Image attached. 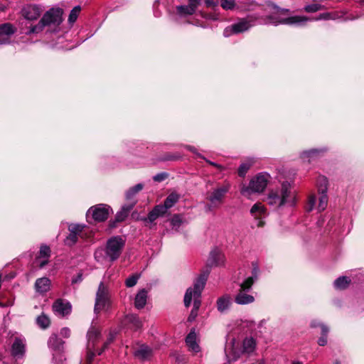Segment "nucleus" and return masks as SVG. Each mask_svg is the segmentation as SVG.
Segmentation results:
<instances>
[{
  "label": "nucleus",
  "instance_id": "1",
  "mask_svg": "<svg viewBox=\"0 0 364 364\" xmlns=\"http://www.w3.org/2000/svg\"><path fill=\"white\" fill-rule=\"evenodd\" d=\"M124 245L125 240L121 236H113L107 240L105 248L97 249L95 252V258L100 262H113L120 257Z\"/></svg>",
  "mask_w": 364,
  "mask_h": 364
},
{
  "label": "nucleus",
  "instance_id": "2",
  "mask_svg": "<svg viewBox=\"0 0 364 364\" xmlns=\"http://www.w3.org/2000/svg\"><path fill=\"white\" fill-rule=\"evenodd\" d=\"M63 10L60 8H51L47 11L38 24L31 26L28 33H38L45 27H48L50 32H57L63 22Z\"/></svg>",
  "mask_w": 364,
  "mask_h": 364
},
{
  "label": "nucleus",
  "instance_id": "3",
  "mask_svg": "<svg viewBox=\"0 0 364 364\" xmlns=\"http://www.w3.org/2000/svg\"><path fill=\"white\" fill-rule=\"evenodd\" d=\"M290 189V183L287 181L283 182L280 190L272 191L269 193L268 204L275 207H282L286 204L294 206L296 203V196Z\"/></svg>",
  "mask_w": 364,
  "mask_h": 364
},
{
  "label": "nucleus",
  "instance_id": "4",
  "mask_svg": "<svg viewBox=\"0 0 364 364\" xmlns=\"http://www.w3.org/2000/svg\"><path fill=\"white\" fill-rule=\"evenodd\" d=\"M341 16L337 12H326L321 14L318 17L315 18H309L303 16H294L287 18H282L272 15L269 16V19L272 23L277 24H287V25H304L309 21H319V20H336L339 18Z\"/></svg>",
  "mask_w": 364,
  "mask_h": 364
},
{
  "label": "nucleus",
  "instance_id": "5",
  "mask_svg": "<svg viewBox=\"0 0 364 364\" xmlns=\"http://www.w3.org/2000/svg\"><path fill=\"white\" fill-rule=\"evenodd\" d=\"M257 268L253 269L252 276L248 277L239 284V289L235 296V302L239 305H247L255 301V296L250 294L252 287L257 279Z\"/></svg>",
  "mask_w": 364,
  "mask_h": 364
},
{
  "label": "nucleus",
  "instance_id": "6",
  "mask_svg": "<svg viewBox=\"0 0 364 364\" xmlns=\"http://www.w3.org/2000/svg\"><path fill=\"white\" fill-rule=\"evenodd\" d=\"M270 176L267 173H260L253 177L247 186H243L240 190L241 194L250 198L253 193H262L266 188Z\"/></svg>",
  "mask_w": 364,
  "mask_h": 364
},
{
  "label": "nucleus",
  "instance_id": "7",
  "mask_svg": "<svg viewBox=\"0 0 364 364\" xmlns=\"http://www.w3.org/2000/svg\"><path fill=\"white\" fill-rule=\"evenodd\" d=\"M208 274V272L200 274L194 282L193 288L190 287L186 290L184 296V305L186 307H188L191 305L193 294H196L198 296H201V293L205 287Z\"/></svg>",
  "mask_w": 364,
  "mask_h": 364
},
{
  "label": "nucleus",
  "instance_id": "8",
  "mask_svg": "<svg viewBox=\"0 0 364 364\" xmlns=\"http://www.w3.org/2000/svg\"><path fill=\"white\" fill-rule=\"evenodd\" d=\"M230 188L229 183H225L221 186L214 188L210 193H208L207 199L210 202V205H207L208 210H210L211 208L220 207L224 200L225 196Z\"/></svg>",
  "mask_w": 364,
  "mask_h": 364
},
{
  "label": "nucleus",
  "instance_id": "9",
  "mask_svg": "<svg viewBox=\"0 0 364 364\" xmlns=\"http://www.w3.org/2000/svg\"><path fill=\"white\" fill-rule=\"evenodd\" d=\"M112 212V210L109 205L100 203L90 208L86 216L88 221L91 217L95 222L100 223L106 220Z\"/></svg>",
  "mask_w": 364,
  "mask_h": 364
},
{
  "label": "nucleus",
  "instance_id": "10",
  "mask_svg": "<svg viewBox=\"0 0 364 364\" xmlns=\"http://www.w3.org/2000/svg\"><path fill=\"white\" fill-rule=\"evenodd\" d=\"M109 306L108 291L103 282H100L96 294L95 312L106 309Z\"/></svg>",
  "mask_w": 364,
  "mask_h": 364
},
{
  "label": "nucleus",
  "instance_id": "11",
  "mask_svg": "<svg viewBox=\"0 0 364 364\" xmlns=\"http://www.w3.org/2000/svg\"><path fill=\"white\" fill-rule=\"evenodd\" d=\"M252 26L250 22L247 19H242L239 22L225 28L223 35L228 37L232 34H237L246 31Z\"/></svg>",
  "mask_w": 364,
  "mask_h": 364
},
{
  "label": "nucleus",
  "instance_id": "12",
  "mask_svg": "<svg viewBox=\"0 0 364 364\" xmlns=\"http://www.w3.org/2000/svg\"><path fill=\"white\" fill-rule=\"evenodd\" d=\"M136 203V200H132L131 203L124 205L122 207V209L117 213L114 220L109 221V228H114L117 227V223L123 222L127 218L129 213L134 208Z\"/></svg>",
  "mask_w": 364,
  "mask_h": 364
},
{
  "label": "nucleus",
  "instance_id": "13",
  "mask_svg": "<svg viewBox=\"0 0 364 364\" xmlns=\"http://www.w3.org/2000/svg\"><path fill=\"white\" fill-rule=\"evenodd\" d=\"M100 336V330L95 327L91 326L87 332V348H89V352L87 353V357L90 363L91 362V360L94 358L95 355V353L92 350V348L95 347V342L98 340V338Z\"/></svg>",
  "mask_w": 364,
  "mask_h": 364
},
{
  "label": "nucleus",
  "instance_id": "14",
  "mask_svg": "<svg viewBox=\"0 0 364 364\" xmlns=\"http://www.w3.org/2000/svg\"><path fill=\"white\" fill-rule=\"evenodd\" d=\"M11 352L14 358H22L26 353V339L16 337L11 346Z\"/></svg>",
  "mask_w": 364,
  "mask_h": 364
},
{
  "label": "nucleus",
  "instance_id": "15",
  "mask_svg": "<svg viewBox=\"0 0 364 364\" xmlns=\"http://www.w3.org/2000/svg\"><path fill=\"white\" fill-rule=\"evenodd\" d=\"M153 355V348L144 343L139 344L134 350V355L139 360L143 361L150 360Z\"/></svg>",
  "mask_w": 364,
  "mask_h": 364
},
{
  "label": "nucleus",
  "instance_id": "16",
  "mask_svg": "<svg viewBox=\"0 0 364 364\" xmlns=\"http://www.w3.org/2000/svg\"><path fill=\"white\" fill-rule=\"evenodd\" d=\"M207 263L210 267L223 265L225 263V255L220 250L215 247L210 251Z\"/></svg>",
  "mask_w": 364,
  "mask_h": 364
},
{
  "label": "nucleus",
  "instance_id": "17",
  "mask_svg": "<svg viewBox=\"0 0 364 364\" xmlns=\"http://www.w3.org/2000/svg\"><path fill=\"white\" fill-rule=\"evenodd\" d=\"M42 12L41 7L38 5H27L22 9V15L25 18L33 21L37 19Z\"/></svg>",
  "mask_w": 364,
  "mask_h": 364
},
{
  "label": "nucleus",
  "instance_id": "18",
  "mask_svg": "<svg viewBox=\"0 0 364 364\" xmlns=\"http://www.w3.org/2000/svg\"><path fill=\"white\" fill-rule=\"evenodd\" d=\"M53 310L59 315L65 316L70 313L71 305L69 302H64L62 299H58L53 304Z\"/></svg>",
  "mask_w": 364,
  "mask_h": 364
},
{
  "label": "nucleus",
  "instance_id": "19",
  "mask_svg": "<svg viewBox=\"0 0 364 364\" xmlns=\"http://www.w3.org/2000/svg\"><path fill=\"white\" fill-rule=\"evenodd\" d=\"M50 256V249L47 245H41L39 251L36 262H38V267L43 268L48 262V259Z\"/></svg>",
  "mask_w": 364,
  "mask_h": 364
},
{
  "label": "nucleus",
  "instance_id": "20",
  "mask_svg": "<svg viewBox=\"0 0 364 364\" xmlns=\"http://www.w3.org/2000/svg\"><path fill=\"white\" fill-rule=\"evenodd\" d=\"M166 208H162L161 205H156L151 211H150L146 218H144L141 220L145 223H152L159 217L163 216L166 213Z\"/></svg>",
  "mask_w": 364,
  "mask_h": 364
},
{
  "label": "nucleus",
  "instance_id": "21",
  "mask_svg": "<svg viewBox=\"0 0 364 364\" xmlns=\"http://www.w3.org/2000/svg\"><path fill=\"white\" fill-rule=\"evenodd\" d=\"M321 180L324 183V188H319V193H321V196L319 197L318 209L319 211H323L326 208L328 203V196L326 194L328 180L326 177L321 178Z\"/></svg>",
  "mask_w": 364,
  "mask_h": 364
},
{
  "label": "nucleus",
  "instance_id": "22",
  "mask_svg": "<svg viewBox=\"0 0 364 364\" xmlns=\"http://www.w3.org/2000/svg\"><path fill=\"white\" fill-rule=\"evenodd\" d=\"M186 343L190 350L198 353L200 348L197 343V336L195 329H192L186 338Z\"/></svg>",
  "mask_w": 364,
  "mask_h": 364
},
{
  "label": "nucleus",
  "instance_id": "23",
  "mask_svg": "<svg viewBox=\"0 0 364 364\" xmlns=\"http://www.w3.org/2000/svg\"><path fill=\"white\" fill-rule=\"evenodd\" d=\"M147 298L148 291L145 289L139 290L134 299V306L137 309H143L146 304Z\"/></svg>",
  "mask_w": 364,
  "mask_h": 364
},
{
  "label": "nucleus",
  "instance_id": "24",
  "mask_svg": "<svg viewBox=\"0 0 364 364\" xmlns=\"http://www.w3.org/2000/svg\"><path fill=\"white\" fill-rule=\"evenodd\" d=\"M50 287V280L47 277L38 279L35 282V288L39 294H45Z\"/></svg>",
  "mask_w": 364,
  "mask_h": 364
},
{
  "label": "nucleus",
  "instance_id": "25",
  "mask_svg": "<svg viewBox=\"0 0 364 364\" xmlns=\"http://www.w3.org/2000/svg\"><path fill=\"white\" fill-rule=\"evenodd\" d=\"M232 304V298L229 294H225L217 300V309L220 313L227 311Z\"/></svg>",
  "mask_w": 364,
  "mask_h": 364
},
{
  "label": "nucleus",
  "instance_id": "26",
  "mask_svg": "<svg viewBox=\"0 0 364 364\" xmlns=\"http://www.w3.org/2000/svg\"><path fill=\"white\" fill-rule=\"evenodd\" d=\"M126 321L130 327L136 331L142 327V322L138 316L134 314H129L126 316Z\"/></svg>",
  "mask_w": 364,
  "mask_h": 364
},
{
  "label": "nucleus",
  "instance_id": "27",
  "mask_svg": "<svg viewBox=\"0 0 364 364\" xmlns=\"http://www.w3.org/2000/svg\"><path fill=\"white\" fill-rule=\"evenodd\" d=\"M179 198L180 196L177 193L173 192L170 193L165 199L164 205H161L162 208H166V212H167L168 209L173 207L178 201Z\"/></svg>",
  "mask_w": 364,
  "mask_h": 364
},
{
  "label": "nucleus",
  "instance_id": "28",
  "mask_svg": "<svg viewBox=\"0 0 364 364\" xmlns=\"http://www.w3.org/2000/svg\"><path fill=\"white\" fill-rule=\"evenodd\" d=\"M63 344V341L56 334L51 335L48 341V347L53 350H60Z\"/></svg>",
  "mask_w": 364,
  "mask_h": 364
},
{
  "label": "nucleus",
  "instance_id": "29",
  "mask_svg": "<svg viewBox=\"0 0 364 364\" xmlns=\"http://www.w3.org/2000/svg\"><path fill=\"white\" fill-rule=\"evenodd\" d=\"M143 188V185L141 183H138L132 188H129L126 193V199L128 201L127 203H131L134 200L135 195L141 191Z\"/></svg>",
  "mask_w": 364,
  "mask_h": 364
},
{
  "label": "nucleus",
  "instance_id": "30",
  "mask_svg": "<svg viewBox=\"0 0 364 364\" xmlns=\"http://www.w3.org/2000/svg\"><path fill=\"white\" fill-rule=\"evenodd\" d=\"M266 209L260 203H255L250 209V213L255 218L265 214Z\"/></svg>",
  "mask_w": 364,
  "mask_h": 364
},
{
  "label": "nucleus",
  "instance_id": "31",
  "mask_svg": "<svg viewBox=\"0 0 364 364\" xmlns=\"http://www.w3.org/2000/svg\"><path fill=\"white\" fill-rule=\"evenodd\" d=\"M16 28L11 23H5L0 25V36H9L16 32Z\"/></svg>",
  "mask_w": 364,
  "mask_h": 364
},
{
  "label": "nucleus",
  "instance_id": "32",
  "mask_svg": "<svg viewBox=\"0 0 364 364\" xmlns=\"http://www.w3.org/2000/svg\"><path fill=\"white\" fill-rule=\"evenodd\" d=\"M36 323L40 328L46 329L49 327L50 321L47 315H46L44 313H42L36 318Z\"/></svg>",
  "mask_w": 364,
  "mask_h": 364
},
{
  "label": "nucleus",
  "instance_id": "33",
  "mask_svg": "<svg viewBox=\"0 0 364 364\" xmlns=\"http://www.w3.org/2000/svg\"><path fill=\"white\" fill-rule=\"evenodd\" d=\"M350 282V280L348 277H340L334 281L333 284L336 289H344L348 286Z\"/></svg>",
  "mask_w": 364,
  "mask_h": 364
},
{
  "label": "nucleus",
  "instance_id": "34",
  "mask_svg": "<svg viewBox=\"0 0 364 364\" xmlns=\"http://www.w3.org/2000/svg\"><path fill=\"white\" fill-rule=\"evenodd\" d=\"M255 341L252 338H246L243 341V350L246 353H252L255 348Z\"/></svg>",
  "mask_w": 364,
  "mask_h": 364
},
{
  "label": "nucleus",
  "instance_id": "35",
  "mask_svg": "<svg viewBox=\"0 0 364 364\" xmlns=\"http://www.w3.org/2000/svg\"><path fill=\"white\" fill-rule=\"evenodd\" d=\"M321 328V336L318 340V344L321 346H324L327 344V335L328 333L329 329L328 328L323 325H319Z\"/></svg>",
  "mask_w": 364,
  "mask_h": 364
},
{
  "label": "nucleus",
  "instance_id": "36",
  "mask_svg": "<svg viewBox=\"0 0 364 364\" xmlns=\"http://www.w3.org/2000/svg\"><path fill=\"white\" fill-rule=\"evenodd\" d=\"M177 11L181 16H187L193 14L196 10L189 5H184L177 6Z\"/></svg>",
  "mask_w": 364,
  "mask_h": 364
},
{
  "label": "nucleus",
  "instance_id": "37",
  "mask_svg": "<svg viewBox=\"0 0 364 364\" xmlns=\"http://www.w3.org/2000/svg\"><path fill=\"white\" fill-rule=\"evenodd\" d=\"M81 11L80 6H75L71 11L68 16V21L70 23H73L76 21Z\"/></svg>",
  "mask_w": 364,
  "mask_h": 364
},
{
  "label": "nucleus",
  "instance_id": "38",
  "mask_svg": "<svg viewBox=\"0 0 364 364\" xmlns=\"http://www.w3.org/2000/svg\"><path fill=\"white\" fill-rule=\"evenodd\" d=\"M252 164V161L242 163L238 168V175L240 177H245V176L246 175L247 172L248 171Z\"/></svg>",
  "mask_w": 364,
  "mask_h": 364
},
{
  "label": "nucleus",
  "instance_id": "39",
  "mask_svg": "<svg viewBox=\"0 0 364 364\" xmlns=\"http://www.w3.org/2000/svg\"><path fill=\"white\" fill-rule=\"evenodd\" d=\"M140 275L139 274H132V276L129 277L125 280V284L127 287H133L135 286L137 283L138 279H139Z\"/></svg>",
  "mask_w": 364,
  "mask_h": 364
},
{
  "label": "nucleus",
  "instance_id": "40",
  "mask_svg": "<svg viewBox=\"0 0 364 364\" xmlns=\"http://www.w3.org/2000/svg\"><path fill=\"white\" fill-rule=\"evenodd\" d=\"M85 225H80V224H71L69 225V231L77 235H79L82 231L83 230V229L85 228Z\"/></svg>",
  "mask_w": 364,
  "mask_h": 364
},
{
  "label": "nucleus",
  "instance_id": "41",
  "mask_svg": "<svg viewBox=\"0 0 364 364\" xmlns=\"http://www.w3.org/2000/svg\"><path fill=\"white\" fill-rule=\"evenodd\" d=\"M220 6L225 10H232L235 6V0H221Z\"/></svg>",
  "mask_w": 364,
  "mask_h": 364
},
{
  "label": "nucleus",
  "instance_id": "42",
  "mask_svg": "<svg viewBox=\"0 0 364 364\" xmlns=\"http://www.w3.org/2000/svg\"><path fill=\"white\" fill-rule=\"evenodd\" d=\"M267 5L269 7L276 10L277 14L285 15V14H289L290 13L289 9H282L273 2H269Z\"/></svg>",
  "mask_w": 364,
  "mask_h": 364
},
{
  "label": "nucleus",
  "instance_id": "43",
  "mask_svg": "<svg viewBox=\"0 0 364 364\" xmlns=\"http://www.w3.org/2000/svg\"><path fill=\"white\" fill-rule=\"evenodd\" d=\"M114 337H115L114 333H109L107 341L103 345V347L101 349L97 350V355H100L104 352V350L108 347V346L114 341Z\"/></svg>",
  "mask_w": 364,
  "mask_h": 364
},
{
  "label": "nucleus",
  "instance_id": "44",
  "mask_svg": "<svg viewBox=\"0 0 364 364\" xmlns=\"http://www.w3.org/2000/svg\"><path fill=\"white\" fill-rule=\"evenodd\" d=\"M323 6L318 4H313L307 5L304 7V11L308 13H314L321 9H322Z\"/></svg>",
  "mask_w": 364,
  "mask_h": 364
},
{
  "label": "nucleus",
  "instance_id": "45",
  "mask_svg": "<svg viewBox=\"0 0 364 364\" xmlns=\"http://www.w3.org/2000/svg\"><path fill=\"white\" fill-rule=\"evenodd\" d=\"M316 201V198L314 195H311L309 197L308 203H307V205L306 207V210L308 212H311L314 208Z\"/></svg>",
  "mask_w": 364,
  "mask_h": 364
},
{
  "label": "nucleus",
  "instance_id": "46",
  "mask_svg": "<svg viewBox=\"0 0 364 364\" xmlns=\"http://www.w3.org/2000/svg\"><path fill=\"white\" fill-rule=\"evenodd\" d=\"M182 223V220L179 215H174L171 220V225L173 228H178Z\"/></svg>",
  "mask_w": 364,
  "mask_h": 364
},
{
  "label": "nucleus",
  "instance_id": "47",
  "mask_svg": "<svg viewBox=\"0 0 364 364\" xmlns=\"http://www.w3.org/2000/svg\"><path fill=\"white\" fill-rule=\"evenodd\" d=\"M78 239V235L70 232L69 235L66 237L65 242L67 244L70 245H73L77 242Z\"/></svg>",
  "mask_w": 364,
  "mask_h": 364
},
{
  "label": "nucleus",
  "instance_id": "48",
  "mask_svg": "<svg viewBox=\"0 0 364 364\" xmlns=\"http://www.w3.org/2000/svg\"><path fill=\"white\" fill-rule=\"evenodd\" d=\"M192 299H193V309L198 311V309L200 306V304H201L200 296H198L197 295H196V294H193Z\"/></svg>",
  "mask_w": 364,
  "mask_h": 364
},
{
  "label": "nucleus",
  "instance_id": "49",
  "mask_svg": "<svg viewBox=\"0 0 364 364\" xmlns=\"http://www.w3.org/2000/svg\"><path fill=\"white\" fill-rule=\"evenodd\" d=\"M316 153H318L317 149H311V150H309V151H305L301 154V158L303 159H310V158L313 157V156H314L315 154H316Z\"/></svg>",
  "mask_w": 364,
  "mask_h": 364
},
{
  "label": "nucleus",
  "instance_id": "50",
  "mask_svg": "<svg viewBox=\"0 0 364 364\" xmlns=\"http://www.w3.org/2000/svg\"><path fill=\"white\" fill-rule=\"evenodd\" d=\"M168 177V173L165 172L159 173L153 177L154 181L157 182H161Z\"/></svg>",
  "mask_w": 364,
  "mask_h": 364
},
{
  "label": "nucleus",
  "instance_id": "51",
  "mask_svg": "<svg viewBox=\"0 0 364 364\" xmlns=\"http://www.w3.org/2000/svg\"><path fill=\"white\" fill-rule=\"evenodd\" d=\"M179 159H181V156L179 154H167L162 159V160L163 161H176Z\"/></svg>",
  "mask_w": 364,
  "mask_h": 364
},
{
  "label": "nucleus",
  "instance_id": "52",
  "mask_svg": "<svg viewBox=\"0 0 364 364\" xmlns=\"http://www.w3.org/2000/svg\"><path fill=\"white\" fill-rule=\"evenodd\" d=\"M198 310H196L194 309H192L188 317V322H193L196 318L198 316Z\"/></svg>",
  "mask_w": 364,
  "mask_h": 364
},
{
  "label": "nucleus",
  "instance_id": "53",
  "mask_svg": "<svg viewBox=\"0 0 364 364\" xmlns=\"http://www.w3.org/2000/svg\"><path fill=\"white\" fill-rule=\"evenodd\" d=\"M186 149H188V151H191L192 153L196 154L198 157L200 158H202V159H205L204 156H203L201 154H200L198 151H197V149L194 147V146H190V145H186Z\"/></svg>",
  "mask_w": 364,
  "mask_h": 364
},
{
  "label": "nucleus",
  "instance_id": "54",
  "mask_svg": "<svg viewBox=\"0 0 364 364\" xmlns=\"http://www.w3.org/2000/svg\"><path fill=\"white\" fill-rule=\"evenodd\" d=\"M200 4V0H188V5L193 8L196 11Z\"/></svg>",
  "mask_w": 364,
  "mask_h": 364
},
{
  "label": "nucleus",
  "instance_id": "55",
  "mask_svg": "<svg viewBox=\"0 0 364 364\" xmlns=\"http://www.w3.org/2000/svg\"><path fill=\"white\" fill-rule=\"evenodd\" d=\"M60 335L64 338H68L70 335V330L68 328H63L60 331Z\"/></svg>",
  "mask_w": 364,
  "mask_h": 364
},
{
  "label": "nucleus",
  "instance_id": "56",
  "mask_svg": "<svg viewBox=\"0 0 364 364\" xmlns=\"http://www.w3.org/2000/svg\"><path fill=\"white\" fill-rule=\"evenodd\" d=\"M205 3L208 7H215L218 4L217 0H205Z\"/></svg>",
  "mask_w": 364,
  "mask_h": 364
},
{
  "label": "nucleus",
  "instance_id": "57",
  "mask_svg": "<svg viewBox=\"0 0 364 364\" xmlns=\"http://www.w3.org/2000/svg\"><path fill=\"white\" fill-rule=\"evenodd\" d=\"M204 159V160H205V161H206L208 164H209L210 165H211V166H215V167H216V168H219V169H220V170H221V169H223V167H222V166H221V165L218 164H216V163H215V162H213V161H209V160L206 159L205 158V159Z\"/></svg>",
  "mask_w": 364,
  "mask_h": 364
},
{
  "label": "nucleus",
  "instance_id": "58",
  "mask_svg": "<svg viewBox=\"0 0 364 364\" xmlns=\"http://www.w3.org/2000/svg\"><path fill=\"white\" fill-rule=\"evenodd\" d=\"M323 176H319L317 179V185H318V188L319 189V188H324V183L323 181H322L321 180V178H322Z\"/></svg>",
  "mask_w": 364,
  "mask_h": 364
},
{
  "label": "nucleus",
  "instance_id": "59",
  "mask_svg": "<svg viewBox=\"0 0 364 364\" xmlns=\"http://www.w3.org/2000/svg\"><path fill=\"white\" fill-rule=\"evenodd\" d=\"M358 18H359L358 16H348L347 18H346L344 19V21H348V20H355V19H357Z\"/></svg>",
  "mask_w": 364,
  "mask_h": 364
},
{
  "label": "nucleus",
  "instance_id": "60",
  "mask_svg": "<svg viewBox=\"0 0 364 364\" xmlns=\"http://www.w3.org/2000/svg\"><path fill=\"white\" fill-rule=\"evenodd\" d=\"M251 364H264V361L262 360H257L256 362H254Z\"/></svg>",
  "mask_w": 364,
  "mask_h": 364
},
{
  "label": "nucleus",
  "instance_id": "61",
  "mask_svg": "<svg viewBox=\"0 0 364 364\" xmlns=\"http://www.w3.org/2000/svg\"><path fill=\"white\" fill-rule=\"evenodd\" d=\"M0 364H6L4 361H2V355L0 353Z\"/></svg>",
  "mask_w": 364,
  "mask_h": 364
},
{
  "label": "nucleus",
  "instance_id": "62",
  "mask_svg": "<svg viewBox=\"0 0 364 364\" xmlns=\"http://www.w3.org/2000/svg\"><path fill=\"white\" fill-rule=\"evenodd\" d=\"M318 326V325H317L315 322H312V323H311V326H312V327H316V326Z\"/></svg>",
  "mask_w": 364,
  "mask_h": 364
},
{
  "label": "nucleus",
  "instance_id": "63",
  "mask_svg": "<svg viewBox=\"0 0 364 364\" xmlns=\"http://www.w3.org/2000/svg\"><path fill=\"white\" fill-rule=\"evenodd\" d=\"M292 364H302V363L296 361V362H293Z\"/></svg>",
  "mask_w": 364,
  "mask_h": 364
},
{
  "label": "nucleus",
  "instance_id": "64",
  "mask_svg": "<svg viewBox=\"0 0 364 364\" xmlns=\"http://www.w3.org/2000/svg\"><path fill=\"white\" fill-rule=\"evenodd\" d=\"M334 364H341V363L338 360H336Z\"/></svg>",
  "mask_w": 364,
  "mask_h": 364
}]
</instances>
